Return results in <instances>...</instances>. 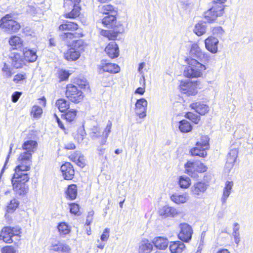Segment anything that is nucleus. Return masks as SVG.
<instances>
[{
	"instance_id": "3",
	"label": "nucleus",
	"mask_w": 253,
	"mask_h": 253,
	"mask_svg": "<svg viewBox=\"0 0 253 253\" xmlns=\"http://www.w3.org/2000/svg\"><path fill=\"white\" fill-rule=\"evenodd\" d=\"M38 143L36 141L28 140L22 144L24 151L20 154L17 161V166L25 169H30L32 165V156L36 150Z\"/></svg>"
},
{
	"instance_id": "60",
	"label": "nucleus",
	"mask_w": 253,
	"mask_h": 253,
	"mask_svg": "<svg viewBox=\"0 0 253 253\" xmlns=\"http://www.w3.org/2000/svg\"><path fill=\"white\" fill-rule=\"evenodd\" d=\"M234 164H233V163H230L229 162L226 161L225 165V169L228 172H229L230 171V170L232 169V168H233Z\"/></svg>"
},
{
	"instance_id": "47",
	"label": "nucleus",
	"mask_w": 253,
	"mask_h": 253,
	"mask_svg": "<svg viewBox=\"0 0 253 253\" xmlns=\"http://www.w3.org/2000/svg\"><path fill=\"white\" fill-rule=\"evenodd\" d=\"M70 211L72 213L79 215L81 212L79 210V205L77 204L72 203L70 205Z\"/></svg>"
},
{
	"instance_id": "2",
	"label": "nucleus",
	"mask_w": 253,
	"mask_h": 253,
	"mask_svg": "<svg viewBox=\"0 0 253 253\" xmlns=\"http://www.w3.org/2000/svg\"><path fill=\"white\" fill-rule=\"evenodd\" d=\"M116 14H110L105 16L102 19V24L108 28L113 29V30H102L101 34L108 38L110 40L114 41L118 35L124 32V28L122 24L117 22Z\"/></svg>"
},
{
	"instance_id": "27",
	"label": "nucleus",
	"mask_w": 253,
	"mask_h": 253,
	"mask_svg": "<svg viewBox=\"0 0 253 253\" xmlns=\"http://www.w3.org/2000/svg\"><path fill=\"white\" fill-rule=\"evenodd\" d=\"M69 158L73 162H76L77 164L80 167L83 168L85 165V160L84 156L80 152H76L74 154L69 156Z\"/></svg>"
},
{
	"instance_id": "23",
	"label": "nucleus",
	"mask_w": 253,
	"mask_h": 253,
	"mask_svg": "<svg viewBox=\"0 0 253 253\" xmlns=\"http://www.w3.org/2000/svg\"><path fill=\"white\" fill-rule=\"evenodd\" d=\"M190 107L192 109L200 115H205L209 111L208 106L201 103V102H194L190 104Z\"/></svg>"
},
{
	"instance_id": "24",
	"label": "nucleus",
	"mask_w": 253,
	"mask_h": 253,
	"mask_svg": "<svg viewBox=\"0 0 253 253\" xmlns=\"http://www.w3.org/2000/svg\"><path fill=\"white\" fill-rule=\"evenodd\" d=\"M153 243L157 248L165 250L168 246L169 241L166 238L157 237L153 239Z\"/></svg>"
},
{
	"instance_id": "33",
	"label": "nucleus",
	"mask_w": 253,
	"mask_h": 253,
	"mask_svg": "<svg viewBox=\"0 0 253 253\" xmlns=\"http://www.w3.org/2000/svg\"><path fill=\"white\" fill-rule=\"evenodd\" d=\"M88 135L92 140L102 137L100 127L98 126H93L89 129Z\"/></svg>"
},
{
	"instance_id": "22",
	"label": "nucleus",
	"mask_w": 253,
	"mask_h": 253,
	"mask_svg": "<svg viewBox=\"0 0 253 253\" xmlns=\"http://www.w3.org/2000/svg\"><path fill=\"white\" fill-rule=\"evenodd\" d=\"M233 186V182L232 181H227L225 182V187L223 190L222 196L221 199L222 204L226 203L227 198L231 194Z\"/></svg>"
},
{
	"instance_id": "44",
	"label": "nucleus",
	"mask_w": 253,
	"mask_h": 253,
	"mask_svg": "<svg viewBox=\"0 0 253 253\" xmlns=\"http://www.w3.org/2000/svg\"><path fill=\"white\" fill-rule=\"evenodd\" d=\"M238 155V151L236 149H233L230 150L229 152L228 153L227 156V161L229 162L230 163L234 164L236 161V159Z\"/></svg>"
},
{
	"instance_id": "41",
	"label": "nucleus",
	"mask_w": 253,
	"mask_h": 253,
	"mask_svg": "<svg viewBox=\"0 0 253 253\" xmlns=\"http://www.w3.org/2000/svg\"><path fill=\"white\" fill-rule=\"evenodd\" d=\"M179 184L182 188H187L191 184V179L186 176H181L179 179Z\"/></svg>"
},
{
	"instance_id": "50",
	"label": "nucleus",
	"mask_w": 253,
	"mask_h": 253,
	"mask_svg": "<svg viewBox=\"0 0 253 253\" xmlns=\"http://www.w3.org/2000/svg\"><path fill=\"white\" fill-rule=\"evenodd\" d=\"M209 138L207 136H203L201 137L200 146L207 149L209 146Z\"/></svg>"
},
{
	"instance_id": "63",
	"label": "nucleus",
	"mask_w": 253,
	"mask_h": 253,
	"mask_svg": "<svg viewBox=\"0 0 253 253\" xmlns=\"http://www.w3.org/2000/svg\"><path fill=\"white\" fill-rule=\"evenodd\" d=\"M70 230V227L64 222V235L68 234Z\"/></svg>"
},
{
	"instance_id": "10",
	"label": "nucleus",
	"mask_w": 253,
	"mask_h": 253,
	"mask_svg": "<svg viewBox=\"0 0 253 253\" xmlns=\"http://www.w3.org/2000/svg\"><path fill=\"white\" fill-rule=\"evenodd\" d=\"M223 12L222 5L213 6L204 13V18L207 22L211 23L215 21L218 16H220Z\"/></svg>"
},
{
	"instance_id": "53",
	"label": "nucleus",
	"mask_w": 253,
	"mask_h": 253,
	"mask_svg": "<svg viewBox=\"0 0 253 253\" xmlns=\"http://www.w3.org/2000/svg\"><path fill=\"white\" fill-rule=\"evenodd\" d=\"M94 213V212L93 210H91L88 212L85 222V225H86L87 226L90 225L91 223L92 222L93 220Z\"/></svg>"
},
{
	"instance_id": "21",
	"label": "nucleus",
	"mask_w": 253,
	"mask_h": 253,
	"mask_svg": "<svg viewBox=\"0 0 253 253\" xmlns=\"http://www.w3.org/2000/svg\"><path fill=\"white\" fill-rule=\"evenodd\" d=\"M189 199V196L187 193H184L182 194L174 193L170 196L171 200L177 204L185 203Z\"/></svg>"
},
{
	"instance_id": "59",
	"label": "nucleus",
	"mask_w": 253,
	"mask_h": 253,
	"mask_svg": "<svg viewBox=\"0 0 253 253\" xmlns=\"http://www.w3.org/2000/svg\"><path fill=\"white\" fill-rule=\"evenodd\" d=\"M64 148L68 150H74L76 148V146L74 143L69 142L65 145Z\"/></svg>"
},
{
	"instance_id": "14",
	"label": "nucleus",
	"mask_w": 253,
	"mask_h": 253,
	"mask_svg": "<svg viewBox=\"0 0 253 253\" xmlns=\"http://www.w3.org/2000/svg\"><path fill=\"white\" fill-rule=\"evenodd\" d=\"M208 186V183L203 181L197 182L194 183L191 187V193L195 196L202 197L207 190Z\"/></svg>"
},
{
	"instance_id": "54",
	"label": "nucleus",
	"mask_w": 253,
	"mask_h": 253,
	"mask_svg": "<svg viewBox=\"0 0 253 253\" xmlns=\"http://www.w3.org/2000/svg\"><path fill=\"white\" fill-rule=\"evenodd\" d=\"M1 253H16V250L12 246H5L2 248Z\"/></svg>"
},
{
	"instance_id": "56",
	"label": "nucleus",
	"mask_w": 253,
	"mask_h": 253,
	"mask_svg": "<svg viewBox=\"0 0 253 253\" xmlns=\"http://www.w3.org/2000/svg\"><path fill=\"white\" fill-rule=\"evenodd\" d=\"M21 94H22V93L21 92H19V91L14 92L12 94V96H11L12 101L14 103L16 102L18 100V99L20 98V97L21 96Z\"/></svg>"
},
{
	"instance_id": "8",
	"label": "nucleus",
	"mask_w": 253,
	"mask_h": 253,
	"mask_svg": "<svg viewBox=\"0 0 253 253\" xmlns=\"http://www.w3.org/2000/svg\"><path fill=\"white\" fill-rule=\"evenodd\" d=\"M78 28V26L76 23L64 20V42L77 40L79 34L73 32Z\"/></svg>"
},
{
	"instance_id": "15",
	"label": "nucleus",
	"mask_w": 253,
	"mask_h": 253,
	"mask_svg": "<svg viewBox=\"0 0 253 253\" xmlns=\"http://www.w3.org/2000/svg\"><path fill=\"white\" fill-rule=\"evenodd\" d=\"M147 106V100L142 98L137 100L135 103V113L140 118H144L146 116Z\"/></svg>"
},
{
	"instance_id": "18",
	"label": "nucleus",
	"mask_w": 253,
	"mask_h": 253,
	"mask_svg": "<svg viewBox=\"0 0 253 253\" xmlns=\"http://www.w3.org/2000/svg\"><path fill=\"white\" fill-rule=\"evenodd\" d=\"M218 40L214 37H209L205 40V47L206 49L212 53H216L217 52V45Z\"/></svg>"
},
{
	"instance_id": "48",
	"label": "nucleus",
	"mask_w": 253,
	"mask_h": 253,
	"mask_svg": "<svg viewBox=\"0 0 253 253\" xmlns=\"http://www.w3.org/2000/svg\"><path fill=\"white\" fill-rule=\"evenodd\" d=\"M190 87L188 88V89L186 91V93H187L188 95H193L196 94L197 93V84L192 82V85H190Z\"/></svg>"
},
{
	"instance_id": "7",
	"label": "nucleus",
	"mask_w": 253,
	"mask_h": 253,
	"mask_svg": "<svg viewBox=\"0 0 253 253\" xmlns=\"http://www.w3.org/2000/svg\"><path fill=\"white\" fill-rule=\"evenodd\" d=\"M66 96L75 103L81 102L84 97L82 91L79 89L77 86L72 84L66 86Z\"/></svg>"
},
{
	"instance_id": "26",
	"label": "nucleus",
	"mask_w": 253,
	"mask_h": 253,
	"mask_svg": "<svg viewBox=\"0 0 253 253\" xmlns=\"http://www.w3.org/2000/svg\"><path fill=\"white\" fill-rule=\"evenodd\" d=\"M185 248L184 243L180 241L171 242L169 246L172 253H181Z\"/></svg>"
},
{
	"instance_id": "58",
	"label": "nucleus",
	"mask_w": 253,
	"mask_h": 253,
	"mask_svg": "<svg viewBox=\"0 0 253 253\" xmlns=\"http://www.w3.org/2000/svg\"><path fill=\"white\" fill-rule=\"evenodd\" d=\"M213 32L214 34L222 35L224 33V31L221 27H216L213 29Z\"/></svg>"
},
{
	"instance_id": "4",
	"label": "nucleus",
	"mask_w": 253,
	"mask_h": 253,
	"mask_svg": "<svg viewBox=\"0 0 253 253\" xmlns=\"http://www.w3.org/2000/svg\"><path fill=\"white\" fill-rule=\"evenodd\" d=\"M188 66L185 68L184 75L189 78H198L206 69V66L195 59H187Z\"/></svg>"
},
{
	"instance_id": "16",
	"label": "nucleus",
	"mask_w": 253,
	"mask_h": 253,
	"mask_svg": "<svg viewBox=\"0 0 253 253\" xmlns=\"http://www.w3.org/2000/svg\"><path fill=\"white\" fill-rule=\"evenodd\" d=\"M99 72L100 73H102L104 72L109 73H116L120 71V67L116 64L110 63H106L104 61H102L101 64L98 66Z\"/></svg>"
},
{
	"instance_id": "31",
	"label": "nucleus",
	"mask_w": 253,
	"mask_h": 253,
	"mask_svg": "<svg viewBox=\"0 0 253 253\" xmlns=\"http://www.w3.org/2000/svg\"><path fill=\"white\" fill-rule=\"evenodd\" d=\"M9 44L12 47L13 49H19L22 47L23 45V41L18 36H12L9 40Z\"/></svg>"
},
{
	"instance_id": "30",
	"label": "nucleus",
	"mask_w": 253,
	"mask_h": 253,
	"mask_svg": "<svg viewBox=\"0 0 253 253\" xmlns=\"http://www.w3.org/2000/svg\"><path fill=\"white\" fill-rule=\"evenodd\" d=\"M66 198L70 200H74L77 195V185L74 184L68 185L66 191Z\"/></svg>"
},
{
	"instance_id": "45",
	"label": "nucleus",
	"mask_w": 253,
	"mask_h": 253,
	"mask_svg": "<svg viewBox=\"0 0 253 253\" xmlns=\"http://www.w3.org/2000/svg\"><path fill=\"white\" fill-rule=\"evenodd\" d=\"M19 205V202L16 199L11 200L7 207V211L8 212H13L18 208Z\"/></svg>"
},
{
	"instance_id": "36",
	"label": "nucleus",
	"mask_w": 253,
	"mask_h": 253,
	"mask_svg": "<svg viewBox=\"0 0 253 253\" xmlns=\"http://www.w3.org/2000/svg\"><path fill=\"white\" fill-rule=\"evenodd\" d=\"M68 104H67V102L64 100V109L66 108ZM76 116V111L73 110H69L67 112H64V119L66 122L72 123L74 121V119Z\"/></svg>"
},
{
	"instance_id": "57",
	"label": "nucleus",
	"mask_w": 253,
	"mask_h": 253,
	"mask_svg": "<svg viewBox=\"0 0 253 253\" xmlns=\"http://www.w3.org/2000/svg\"><path fill=\"white\" fill-rule=\"evenodd\" d=\"M63 104V100L62 99H59L57 100L55 104L56 107H57L61 113L63 112V106H62Z\"/></svg>"
},
{
	"instance_id": "64",
	"label": "nucleus",
	"mask_w": 253,
	"mask_h": 253,
	"mask_svg": "<svg viewBox=\"0 0 253 253\" xmlns=\"http://www.w3.org/2000/svg\"><path fill=\"white\" fill-rule=\"evenodd\" d=\"M58 229L59 232L61 234L62 232H63V223L61 222L58 225Z\"/></svg>"
},
{
	"instance_id": "34",
	"label": "nucleus",
	"mask_w": 253,
	"mask_h": 253,
	"mask_svg": "<svg viewBox=\"0 0 253 253\" xmlns=\"http://www.w3.org/2000/svg\"><path fill=\"white\" fill-rule=\"evenodd\" d=\"M111 127L112 123L110 121H108V124L107 125L105 128L103 132H102V137L99 142L100 145H103L106 144L108 137L111 132Z\"/></svg>"
},
{
	"instance_id": "46",
	"label": "nucleus",
	"mask_w": 253,
	"mask_h": 253,
	"mask_svg": "<svg viewBox=\"0 0 253 253\" xmlns=\"http://www.w3.org/2000/svg\"><path fill=\"white\" fill-rule=\"evenodd\" d=\"M186 117L191 120L193 123L197 124L200 121V117L197 114H195L192 112L187 113L186 115Z\"/></svg>"
},
{
	"instance_id": "52",
	"label": "nucleus",
	"mask_w": 253,
	"mask_h": 253,
	"mask_svg": "<svg viewBox=\"0 0 253 253\" xmlns=\"http://www.w3.org/2000/svg\"><path fill=\"white\" fill-rule=\"evenodd\" d=\"M26 79V75L25 73H19L14 76L13 81L16 83H18L20 81H23Z\"/></svg>"
},
{
	"instance_id": "42",
	"label": "nucleus",
	"mask_w": 253,
	"mask_h": 253,
	"mask_svg": "<svg viewBox=\"0 0 253 253\" xmlns=\"http://www.w3.org/2000/svg\"><path fill=\"white\" fill-rule=\"evenodd\" d=\"M2 75L4 78H10L12 75L11 69L9 66L4 63L1 69Z\"/></svg>"
},
{
	"instance_id": "25",
	"label": "nucleus",
	"mask_w": 253,
	"mask_h": 253,
	"mask_svg": "<svg viewBox=\"0 0 253 253\" xmlns=\"http://www.w3.org/2000/svg\"><path fill=\"white\" fill-rule=\"evenodd\" d=\"M200 142H197L196 146L190 150V153L192 156H197L201 157H205L207 155L206 149L200 146Z\"/></svg>"
},
{
	"instance_id": "32",
	"label": "nucleus",
	"mask_w": 253,
	"mask_h": 253,
	"mask_svg": "<svg viewBox=\"0 0 253 253\" xmlns=\"http://www.w3.org/2000/svg\"><path fill=\"white\" fill-rule=\"evenodd\" d=\"M206 30L207 26L205 22H199L195 25L193 32L198 36H201L206 33Z\"/></svg>"
},
{
	"instance_id": "39",
	"label": "nucleus",
	"mask_w": 253,
	"mask_h": 253,
	"mask_svg": "<svg viewBox=\"0 0 253 253\" xmlns=\"http://www.w3.org/2000/svg\"><path fill=\"white\" fill-rule=\"evenodd\" d=\"M100 10L102 13L106 15L117 14V11L115 10L114 6L111 4L103 5L100 7Z\"/></svg>"
},
{
	"instance_id": "29",
	"label": "nucleus",
	"mask_w": 253,
	"mask_h": 253,
	"mask_svg": "<svg viewBox=\"0 0 253 253\" xmlns=\"http://www.w3.org/2000/svg\"><path fill=\"white\" fill-rule=\"evenodd\" d=\"M74 175V169L69 163H64V179L71 180Z\"/></svg>"
},
{
	"instance_id": "40",
	"label": "nucleus",
	"mask_w": 253,
	"mask_h": 253,
	"mask_svg": "<svg viewBox=\"0 0 253 253\" xmlns=\"http://www.w3.org/2000/svg\"><path fill=\"white\" fill-rule=\"evenodd\" d=\"M42 113V109L37 105H34L32 108L31 115L34 118L39 119L41 117Z\"/></svg>"
},
{
	"instance_id": "19",
	"label": "nucleus",
	"mask_w": 253,
	"mask_h": 253,
	"mask_svg": "<svg viewBox=\"0 0 253 253\" xmlns=\"http://www.w3.org/2000/svg\"><path fill=\"white\" fill-rule=\"evenodd\" d=\"M107 55L111 58H115L119 55V47L115 42H111L105 49Z\"/></svg>"
},
{
	"instance_id": "9",
	"label": "nucleus",
	"mask_w": 253,
	"mask_h": 253,
	"mask_svg": "<svg viewBox=\"0 0 253 253\" xmlns=\"http://www.w3.org/2000/svg\"><path fill=\"white\" fill-rule=\"evenodd\" d=\"M21 233L20 229L17 227H4L0 234V240L6 243H11L13 242L12 237L18 236Z\"/></svg>"
},
{
	"instance_id": "20",
	"label": "nucleus",
	"mask_w": 253,
	"mask_h": 253,
	"mask_svg": "<svg viewBox=\"0 0 253 253\" xmlns=\"http://www.w3.org/2000/svg\"><path fill=\"white\" fill-rule=\"evenodd\" d=\"M159 213L165 217H174L178 214L176 209L169 206H164L159 211Z\"/></svg>"
},
{
	"instance_id": "17",
	"label": "nucleus",
	"mask_w": 253,
	"mask_h": 253,
	"mask_svg": "<svg viewBox=\"0 0 253 253\" xmlns=\"http://www.w3.org/2000/svg\"><path fill=\"white\" fill-rule=\"evenodd\" d=\"M12 65L15 68H21L26 64L23 56L19 53H11L10 56Z\"/></svg>"
},
{
	"instance_id": "5",
	"label": "nucleus",
	"mask_w": 253,
	"mask_h": 253,
	"mask_svg": "<svg viewBox=\"0 0 253 253\" xmlns=\"http://www.w3.org/2000/svg\"><path fill=\"white\" fill-rule=\"evenodd\" d=\"M69 48L64 55L67 60L76 61L81 56L80 51L83 49L84 42L82 40H73L64 42Z\"/></svg>"
},
{
	"instance_id": "61",
	"label": "nucleus",
	"mask_w": 253,
	"mask_h": 253,
	"mask_svg": "<svg viewBox=\"0 0 253 253\" xmlns=\"http://www.w3.org/2000/svg\"><path fill=\"white\" fill-rule=\"evenodd\" d=\"M144 92H145L144 88L140 87L136 89V90L135 91V93L140 94V95H142L144 94Z\"/></svg>"
},
{
	"instance_id": "62",
	"label": "nucleus",
	"mask_w": 253,
	"mask_h": 253,
	"mask_svg": "<svg viewBox=\"0 0 253 253\" xmlns=\"http://www.w3.org/2000/svg\"><path fill=\"white\" fill-rule=\"evenodd\" d=\"M54 116L55 117L56 121L58 123V125L60 126V127L62 129H63V125L61 121L60 120L59 118H58V117L57 116L56 114L55 113L54 114Z\"/></svg>"
},
{
	"instance_id": "43",
	"label": "nucleus",
	"mask_w": 253,
	"mask_h": 253,
	"mask_svg": "<svg viewBox=\"0 0 253 253\" xmlns=\"http://www.w3.org/2000/svg\"><path fill=\"white\" fill-rule=\"evenodd\" d=\"M75 83L81 88L86 89L89 88V84L86 79L84 78L76 79Z\"/></svg>"
},
{
	"instance_id": "28",
	"label": "nucleus",
	"mask_w": 253,
	"mask_h": 253,
	"mask_svg": "<svg viewBox=\"0 0 253 253\" xmlns=\"http://www.w3.org/2000/svg\"><path fill=\"white\" fill-rule=\"evenodd\" d=\"M23 55L24 56L25 61L29 62H34L36 61L38 57L35 51L27 48L24 49Z\"/></svg>"
},
{
	"instance_id": "1",
	"label": "nucleus",
	"mask_w": 253,
	"mask_h": 253,
	"mask_svg": "<svg viewBox=\"0 0 253 253\" xmlns=\"http://www.w3.org/2000/svg\"><path fill=\"white\" fill-rule=\"evenodd\" d=\"M30 169H25L19 166L15 169V173L11 179L13 189L15 194L20 196L26 195L29 192V186L26 184L29 179L27 171Z\"/></svg>"
},
{
	"instance_id": "51",
	"label": "nucleus",
	"mask_w": 253,
	"mask_h": 253,
	"mask_svg": "<svg viewBox=\"0 0 253 253\" xmlns=\"http://www.w3.org/2000/svg\"><path fill=\"white\" fill-rule=\"evenodd\" d=\"M51 250L59 252L63 251V245L60 243H55L52 245Z\"/></svg>"
},
{
	"instance_id": "6",
	"label": "nucleus",
	"mask_w": 253,
	"mask_h": 253,
	"mask_svg": "<svg viewBox=\"0 0 253 253\" xmlns=\"http://www.w3.org/2000/svg\"><path fill=\"white\" fill-rule=\"evenodd\" d=\"M20 27V24L14 20L10 14L6 15L0 21V28L9 33L17 32Z\"/></svg>"
},
{
	"instance_id": "55",
	"label": "nucleus",
	"mask_w": 253,
	"mask_h": 253,
	"mask_svg": "<svg viewBox=\"0 0 253 253\" xmlns=\"http://www.w3.org/2000/svg\"><path fill=\"white\" fill-rule=\"evenodd\" d=\"M109 228H105L103 232V234L101 236V240L102 241H106L109 237Z\"/></svg>"
},
{
	"instance_id": "35",
	"label": "nucleus",
	"mask_w": 253,
	"mask_h": 253,
	"mask_svg": "<svg viewBox=\"0 0 253 253\" xmlns=\"http://www.w3.org/2000/svg\"><path fill=\"white\" fill-rule=\"evenodd\" d=\"M153 249V245L148 240L143 241L139 246V253H150Z\"/></svg>"
},
{
	"instance_id": "13",
	"label": "nucleus",
	"mask_w": 253,
	"mask_h": 253,
	"mask_svg": "<svg viewBox=\"0 0 253 253\" xmlns=\"http://www.w3.org/2000/svg\"><path fill=\"white\" fill-rule=\"evenodd\" d=\"M180 231L178 234L179 239L185 242H188L192 238L193 230L192 227L187 223H181L179 225Z\"/></svg>"
},
{
	"instance_id": "37",
	"label": "nucleus",
	"mask_w": 253,
	"mask_h": 253,
	"mask_svg": "<svg viewBox=\"0 0 253 253\" xmlns=\"http://www.w3.org/2000/svg\"><path fill=\"white\" fill-rule=\"evenodd\" d=\"M179 129L181 132L187 133L192 129L191 124L185 120H183L179 122Z\"/></svg>"
},
{
	"instance_id": "38",
	"label": "nucleus",
	"mask_w": 253,
	"mask_h": 253,
	"mask_svg": "<svg viewBox=\"0 0 253 253\" xmlns=\"http://www.w3.org/2000/svg\"><path fill=\"white\" fill-rule=\"evenodd\" d=\"M81 7L80 5H73L72 10L65 14L64 16L66 18H76L78 17L81 14Z\"/></svg>"
},
{
	"instance_id": "49",
	"label": "nucleus",
	"mask_w": 253,
	"mask_h": 253,
	"mask_svg": "<svg viewBox=\"0 0 253 253\" xmlns=\"http://www.w3.org/2000/svg\"><path fill=\"white\" fill-rule=\"evenodd\" d=\"M191 85L192 82H191L181 81L180 84V87L183 92L184 93H186V91L188 89V88L190 87V86H191L190 85Z\"/></svg>"
},
{
	"instance_id": "11",
	"label": "nucleus",
	"mask_w": 253,
	"mask_h": 253,
	"mask_svg": "<svg viewBox=\"0 0 253 253\" xmlns=\"http://www.w3.org/2000/svg\"><path fill=\"white\" fill-rule=\"evenodd\" d=\"M186 173L190 176H193L194 171L204 172L207 170V168L200 162L188 161L185 165Z\"/></svg>"
},
{
	"instance_id": "12",
	"label": "nucleus",
	"mask_w": 253,
	"mask_h": 253,
	"mask_svg": "<svg viewBox=\"0 0 253 253\" xmlns=\"http://www.w3.org/2000/svg\"><path fill=\"white\" fill-rule=\"evenodd\" d=\"M190 54L192 57L196 58L201 61H208L210 58V54L203 52L197 43L191 45Z\"/></svg>"
}]
</instances>
